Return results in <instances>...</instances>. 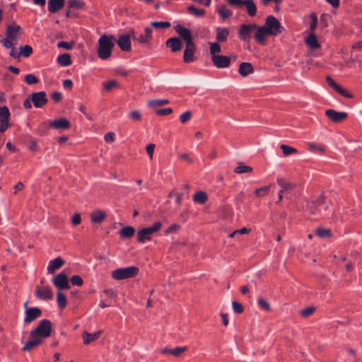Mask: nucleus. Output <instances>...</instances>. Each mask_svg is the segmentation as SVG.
<instances>
[{
    "label": "nucleus",
    "mask_w": 362,
    "mask_h": 362,
    "mask_svg": "<svg viewBox=\"0 0 362 362\" xmlns=\"http://www.w3.org/2000/svg\"><path fill=\"white\" fill-rule=\"evenodd\" d=\"M52 331V324L49 320H40L37 327L30 332V339L26 341L23 347V351H30L41 345L44 339L49 337Z\"/></svg>",
    "instance_id": "f257e3e1"
},
{
    "label": "nucleus",
    "mask_w": 362,
    "mask_h": 362,
    "mask_svg": "<svg viewBox=\"0 0 362 362\" xmlns=\"http://www.w3.org/2000/svg\"><path fill=\"white\" fill-rule=\"evenodd\" d=\"M35 295L37 298L44 300H49L53 298V293L48 286H37L35 291Z\"/></svg>",
    "instance_id": "dca6fc26"
},
{
    "label": "nucleus",
    "mask_w": 362,
    "mask_h": 362,
    "mask_svg": "<svg viewBox=\"0 0 362 362\" xmlns=\"http://www.w3.org/2000/svg\"><path fill=\"white\" fill-rule=\"evenodd\" d=\"M42 310L40 308L37 307L29 308L25 310V316L24 318V322L25 324L30 323L42 315Z\"/></svg>",
    "instance_id": "2eb2a0df"
},
{
    "label": "nucleus",
    "mask_w": 362,
    "mask_h": 362,
    "mask_svg": "<svg viewBox=\"0 0 362 362\" xmlns=\"http://www.w3.org/2000/svg\"><path fill=\"white\" fill-rule=\"evenodd\" d=\"M316 310V308L315 306H309L307 307L300 311V315L303 317H308L311 316L315 311Z\"/></svg>",
    "instance_id": "a18cd8bd"
},
{
    "label": "nucleus",
    "mask_w": 362,
    "mask_h": 362,
    "mask_svg": "<svg viewBox=\"0 0 362 362\" xmlns=\"http://www.w3.org/2000/svg\"><path fill=\"white\" fill-rule=\"evenodd\" d=\"M71 283L74 286H81L83 284V280L79 275H74L71 277Z\"/></svg>",
    "instance_id": "4d7b16f0"
},
{
    "label": "nucleus",
    "mask_w": 362,
    "mask_h": 362,
    "mask_svg": "<svg viewBox=\"0 0 362 362\" xmlns=\"http://www.w3.org/2000/svg\"><path fill=\"white\" fill-rule=\"evenodd\" d=\"M257 303H258L259 306L262 309H263L266 311L270 310V309H271L270 304L263 298H259Z\"/></svg>",
    "instance_id": "6e6d98bb"
},
{
    "label": "nucleus",
    "mask_w": 362,
    "mask_h": 362,
    "mask_svg": "<svg viewBox=\"0 0 362 362\" xmlns=\"http://www.w3.org/2000/svg\"><path fill=\"white\" fill-rule=\"evenodd\" d=\"M173 112V109L172 108H165V109H158V110H156V113L158 115H160V116H165V115H170Z\"/></svg>",
    "instance_id": "0e129e2a"
},
{
    "label": "nucleus",
    "mask_w": 362,
    "mask_h": 362,
    "mask_svg": "<svg viewBox=\"0 0 362 362\" xmlns=\"http://www.w3.org/2000/svg\"><path fill=\"white\" fill-rule=\"evenodd\" d=\"M67 4L69 8L83 9L85 7V3L80 0H69Z\"/></svg>",
    "instance_id": "ea45409f"
},
{
    "label": "nucleus",
    "mask_w": 362,
    "mask_h": 362,
    "mask_svg": "<svg viewBox=\"0 0 362 362\" xmlns=\"http://www.w3.org/2000/svg\"><path fill=\"white\" fill-rule=\"evenodd\" d=\"M186 350H187L186 346H184V347L177 346V347H175V349H170V351H169V354H172L176 357H179Z\"/></svg>",
    "instance_id": "8fccbe9b"
},
{
    "label": "nucleus",
    "mask_w": 362,
    "mask_h": 362,
    "mask_svg": "<svg viewBox=\"0 0 362 362\" xmlns=\"http://www.w3.org/2000/svg\"><path fill=\"white\" fill-rule=\"evenodd\" d=\"M255 28H257L256 23L240 25L238 33V37L244 42L250 41L251 33Z\"/></svg>",
    "instance_id": "9b49d317"
},
{
    "label": "nucleus",
    "mask_w": 362,
    "mask_h": 362,
    "mask_svg": "<svg viewBox=\"0 0 362 362\" xmlns=\"http://www.w3.org/2000/svg\"><path fill=\"white\" fill-rule=\"evenodd\" d=\"M187 11L196 16V17H201V16H204L206 13V11L204 9H202V8H196L194 6H189L187 7Z\"/></svg>",
    "instance_id": "58836bf2"
},
{
    "label": "nucleus",
    "mask_w": 362,
    "mask_h": 362,
    "mask_svg": "<svg viewBox=\"0 0 362 362\" xmlns=\"http://www.w3.org/2000/svg\"><path fill=\"white\" fill-rule=\"evenodd\" d=\"M255 69L250 62H242L239 65L238 73L243 77L254 72Z\"/></svg>",
    "instance_id": "bb28decb"
},
{
    "label": "nucleus",
    "mask_w": 362,
    "mask_h": 362,
    "mask_svg": "<svg viewBox=\"0 0 362 362\" xmlns=\"http://www.w3.org/2000/svg\"><path fill=\"white\" fill-rule=\"evenodd\" d=\"M132 35V37L134 40H136L137 42H139V43H142V44H146V43H148L149 42V39L147 38L144 34H141L139 35L138 37H136L135 36V33H134V31L132 30L130 31Z\"/></svg>",
    "instance_id": "09e8293b"
},
{
    "label": "nucleus",
    "mask_w": 362,
    "mask_h": 362,
    "mask_svg": "<svg viewBox=\"0 0 362 362\" xmlns=\"http://www.w3.org/2000/svg\"><path fill=\"white\" fill-rule=\"evenodd\" d=\"M271 185L264 186L259 188H257L255 190L254 193L257 197H262L268 194L269 192Z\"/></svg>",
    "instance_id": "c03bdc74"
},
{
    "label": "nucleus",
    "mask_w": 362,
    "mask_h": 362,
    "mask_svg": "<svg viewBox=\"0 0 362 362\" xmlns=\"http://www.w3.org/2000/svg\"><path fill=\"white\" fill-rule=\"evenodd\" d=\"M90 221L93 223H95V224H100L102 223L105 219L107 217V214L105 211H103V210H100V209H96V210H94L91 214H90Z\"/></svg>",
    "instance_id": "5701e85b"
},
{
    "label": "nucleus",
    "mask_w": 362,
    "mask_h": 362,
    "mask_svg": "<svg viewBox=\"0 0 362 362\" xmlns=\"http://www.w3.org/2000/svg\"><path fill=\"white\" fill-rule=\"evenodd\" d=\"M226 1L231 6L238 8L245 6L247 14L251 17L257 13V7L253 0H226Z\"/></svg>",
    "instance_id": "0eeeda50"
},
{
    "label": "nucleus",
    "mask_w": 362,
    "mask_h": 362,
    "mask_svg": "<svg viewBox=\"0 0 362 362\" xmlns=\"http://www.w3.org/2000/svg\"><path fill=\"white\" fill-rule=\"evenodd\" d=\"M131 33L129 34H123L119 36L118 40H116L117 45L124 52H129L132 49L131 47Z\"/></svg>",
    "instance_id": "f3484780"
},
{
    "label": "nucleus",
    "mask_w": 362,
    "mask_h": 362,
    "mask_svg": "<svg viewBox=\"0 0 362 362\" xmlns=\"http://www.w3.org/2000/svg\"><path fill=\"white\" fill-rule=\"evenodd\" d=\"M135 228L133 226H127L119 231V235L122 238H131L135 234Z\"/></svg>",
    "instance_id": "7c9ffc66"
},
{
    "label": "nucleus",
    "mask_w": 362,
    "mask_h": 362,
    "mask_svg": "<svg viewBox=\"0 0 362 362\" xmlns=\"http://www.w3.org/2000/svg\"><path fill=\"white\" fill-rule=\"evenodd\" d=\"M102 331H98L93 334H90L85 331L83 333V339L84 344L87 345L96 340L101 334Z\"/></svg>",
    "instance_id": "c756f323"
},
{
    "label": "nucleus",
    "mask_w": 362,
    "mask_h": 362,
    "mask_svg": "<svg viewBox=\"0 0 362 362\" xmlns=\"http://www.w3.org/2000/svg\"><path fill=\"white\" fill-rule=\"evenodd\" d=\"M175 30L180 35V39L182 38L185 42L186 45L194 42L192 33L188 28L181 25H177L175 27Z\"/></svg>",
    "instance_id": "a211bd4d"
},
{
    "label": "nucleus",
    "mask_w": 362,
    "mask_h": 362,
    "mask_svg": "<svg viewBox=\"0 0 362 362\" xmlns=\"http://www.w3.org/2000/svg\"><path fill=\"white\" fill-rule=\"evenodd\" d=\"M30 99L32 100V103L36 108H42L48 103L47 94L45 91L35 92L30 94Z\"/></svg>",
    "instance_id": "9d476101"
},
{
    "label": "nucleus",
    "mask_w": 362,
    "mask_h": 362,
    "mask_svg": "<svg viewBox=\"0 0 362 362\" xmlns=\"http://www.w3.org/2000/svg\"><path fill=\"white\" fill-rule=\"evenodd\" d=\"M49 127L54 129H69L71 127V123L67 119L60 117L50 122Z\"/></svg>",
    "instance_id": "412c9836"
},
{
    "label": "nucleus",
    "mask_w": 362,
    "mask_h": 362,
    "mask_svg": "<svg viewBox=\"0 0 362 362\" xmlns=\"http://www.w3.org/2000/svg\"><path fill=\"white\" fill-rule=\"evenodd\" d=\"M197 47L194 42L187 44L183 53V61L185 63H191L196 60L195 52Z\"/></svg>",
    "instance_id": "f8f14e48"
},
{
    "label": "nucleus",
    "mask_w": 362,
    "mask_h": 362,
    "mask_svg": "<svg viewBox=\"0 0 362 362\" xmlns=\"http://www.w3.org/2000/svg\"><path fill=\"white\" fill-rule=\"evenodd\" d=\"M57 62L63 66H67L71 64V55L68 53H64L57 57Z\"/></svg>",
    "instance_id": "f704fd0d"
},
{
    "label": "nucleus",
    "mask_w": 362,
    "mask_h": 362,
    "mask_svg": "<svg viewBox=\"0 0 362 362\" xmlns=\"http://www.w3.org/2000/svg\"><path fill=\"white\" fill-rule=\"evenodd\" d=\"M165 45L168 47L170 48L173 52H177L180 51L183 45L182 40L177 37L169 38L166 41Z\"/></svg>",
    "instance_id": "4be33fe9"
},
{
    "label": "nucleus",
    "mask_w": 362,
    "mask_h": 362,
    "mask_svg": "<svg viewBox=\"0 0 362 362\" xmlns=\"http://www.w3.org/2000/svg\"><path fill=\"white\" fill-rule=\"evenodd\" d=\"M130 117L135 121H140L141 119V115L139 111L132 110L129 113Z\"/></svg>",
    "instance_id": "774afa93"
},
{
    "label": "nucleus",
    "mask_w": 362,
    "mask_h": 362,
    "mask_svg": "<svg viewBox=\"0 0 362 362\" xmlns=\"http://www.w3.org/2000/svg\"><path fill=\"white\" fill-rule=\"evenodd\" d=\"M264 25L267 28L269 35L272 36L277 35L283 33L284 30V28L279 21L275 16L272 15L266 18Z\"/></svg>",
    "instance_id": "423d86ee"
},
{
    "label": "nucleus",
    "mask_w": 362,
    "mask_h": 362,
    "mask_svg": "<svg viewBox=\"0 0 362 362\" xmlns=\"http://www.w3.org/2000/svg\"><path fill=\"white\" fill-rule=\"evenodd\" d=\"M305 43L313 49H317L320 47V45L315 33H311L305 39Z\"/></svg>",
    "instance_id": "cd10ccee"
},
{
    "label": "nucleus",
    "mask_w": 362,
    "mask_h": 362,
    "mask_svg": "<svg viewBox=\"0 0 362 362\" xmlns=\"http://www.w3.org/2000/svg\"><path fill=\"white\" fill-rule=\"evenodd\" d=\"M336 92H337L341 95L347 98H354L353 94L350 93L348 90H346L345 88L341 87L339 85V86L335 90Z\"/></svg>",
    "instance_id": "864d4df0"
},
{
    "label": "nucleus",
    "mask_w": 362,
    "mask_h": 362,
    "mask_svg": "<svg viewBox=\"0 0 362 362\" xmlns=\"http://www.w3.org/2000/svg\"><path fill=\"white\" fill-rule=\"evenodd\" d=\"M151 26H153L155 28H168L170 27V22L165 21V22H161V21H153L151 23Z\"/></svg>",
    "instance_id": "3c124183"
},
{
    "label": "nucleus",
    "mask_w": 362,
    "mask_h": 362,
    "mask_svg": "<svg viewBox=\"0 0 362 362\" xmlns=\"http://www.w3.org/2000/svg\"><path fill=\"white\" fill-rule=\"evenodd\" d=\"M232 307L234 310V312L237 314H241L244 311L243 305L237 301H233L232 303Z\"/></svg>",
    "instance_id": "13d9d810"
},
{
    "label": "nucleus",
    "mask_w": 362,
    "mask_h": 362,
    "mask_svg": "<svg viewBox=\"0 0 362 362\" xmlns=\"http://www.w3.org/2000/svg\"><path fill=\"white\" fill-rule=\"evenodd\" d=\"M230 34L229 29L226 27H218L216 28V40L218 42H226Z\"/></svg>",
    "instance_id": "a878e982"
},
{
    "label": "nucleus",
    "mask_w": 362,
    "mask_h": 362,
    "mask_svg": "<svg viewBox=\"0 0 362 362\" xmlns=\"http://www.w3.org/2000/svg\"><path fill=\"white\" fill-rule=\"evenodd\" d=\"M65 4V0H49L48 11L52 13H55L61 10Z\"/></svg>",
    "instance_id": "393cba45"
},
{
    "label": "nucleus",
    "mask_w": 362,
    "mask_h": 362,
    "mask_svg": "<svg viewBox=\"0 0 362 362\" xmlns=\"http://www.w3.org/2000/svg\"><path fill=\"white\" fill-rule=\"evenodd\" d=\"M162 223L157 221L151 226L144 228L137 231V240L139 243H144L150 240L153 234L158 232L162 228Z\"/></svg>",
    "instance_id": "39448f33"
},
{
    "label": "nucleus",
    "mask_w": 362,
    "mask_h": 362,
    "mask_svg": "<svg viewBox=\"0 0 362 362\" xmlns=\"http://www.w3.org/2000/svg\"><path fill=\"white\" fill-rule=\"evenodd\" d=\"M119 87V83L115 80L109 81L103 83V88L107 91L112 90L114 88Z\"/></svg>",
    "instance_id": "de8ad7c7"
},
{
    "label": "nucleus",
    "mask_w": 362,
    "mask_h": 362,
    "mask_svg": "<svg viewBox=\"0 0 362 362\" xmlns=\"http://www.w3.org/2000/svg\"><path fill=\"white\" fill-rule=\"evenodd\" d=\"M315 233L320 238H330L332 236V230L329 228H317Z\"/></svg>",
    "instance_id": "72a5a7b5"
},
{
    "label": "nucleus",
    "mask_w": 362,
    "mask_h": 362,
    "mask_svg": "<svg viewBox=\"0 0 362 362\" xmlns=\"http://www.w3.org/2000/svg\"><path fill=\"white\" fill-rule=\"evenodd\" d=\"M217 13L223 21L230 18L233 15L232 11L229 10L225 4L221 5L220 7L217 8Z\"/></svg>",
    "instance_id": "2f4dec72"
},
{
    "label": "nucleus",
    "mask_w": 362,
    "mask_h": 362,
    "mask_svg": "<svg viewBox=\"0 0 362 362\" xmlns=\"http://www.w3.org/2000/svg\"><path fill=\"white\" fill-rule=\"evenodd\" d=\"M169 103V100L167 99H153L148 101V105L150 107H156L168 105Z\"/></svg>",
    "instance_id": "4c0bfd02"
},
{
    "label": "nucleus",
    "mask_w": 362,
    "mask_h": 362,
    "mask_svg": "<svg viewBox=\"0 0 362 362\" xmlns=\"http://www.w3.org/2000/svg\"><path fill=\"white\" fill-rule=\"evenodd\" d=\"M11 113L7 106L0 107V122L9 120Z\"/></svg>",
    "instance_id": "79ce46f5"
},
{
    "label": "nucleus",
    "mask_w": 362,
    "mask_h": 362,
    "mask_svg": "<svg viewBox=\"0 0 362 362\" xmlns=\"http://www.w3.org/2000/svg\"><path fill=\"white\" fill-rule=\"evenodd\" d=\"M180 228V226L178 224H172L170 225L167 230H165V234H170L173 233H176Z\"/></svg>",
    "instance_id": "e2e57ef3"
},
{
    "label": "nucleus",
    "mask_w": 362,
    "mask_h": 362,
    "mask_svg": "<svg viewBox=\"0 0 362 362\" xmlns=\"http://www.w3.org/2000/svg\"><path fill=\"white\" fill-rule=\"evenodd\" d=\"M114 40H116L114 35L103 34L100 36L97 49V54L100 59L105 60L111 57L115 47Z\"/></svg>",
    "instance_id": "f03ea898"
},
{
    "label": "nucleus",
    "mask_w": 362,
    "mask_h": 362,
    "mask_svg": "<svg viewBox=\"0 0 362 362\" xmlns=\"http://www.w3.org/2000/svg\"><path fill=\"white\" fill-rule=\"evenodd\" d=\"M221 52V48L218 42H211L210 43V54L211 56H217V53H220Z\"/></svg>",
    "instance_id": "49530a36"
},
{
    "label": "nucleus",
    "mask_w": 362,
    "mask_h": 362,
    "mask_svg": "<svg viewBox=\"0 0 362 362\" xmlns=\"http://www.w3.org/2000/svg\"><path fill=\"white\" fill-rule=\"evenodd\" d=\"M276 182L281 188L279 192L278 201L276 202V204H279L283 199V194L287 191L293 190L296 185L293 183L288 182L284 178H278Z\"/></svg>",
    "instance_id": "ddd939ff"
},
{
    "label": "nucleus",
    "mask_w": 362,
    "mask_h": 362,
    "mask_svg": "<svg viewBox=\"0 0 362 362\" xmlns=\"http://www.w3.org/2000/svg\"><path fill=\"white\" fill-rule=\"evenodd\" d=\"M25 81L28 85H33L37 83L39 79L34 74H29L25 76Z\"/></svg>",
    "instance_id": "603ef678"
},
{
    "label": "nucleus",
    "mask_w": 362,
    "mask_h": 362,
    "mask_svg": "<svg viewBox=\"0 0 362 362\" xmlns=\"http://www.w3.org/2000/svg\"><path fill=\"white\" fill-rule=\"evenodd\" d=\"M75 45L74 41H71L70 42L61 41L57 44V47L59 48H64L66 49H71Z\"/></svg>",
    "instance_id": "5fc2aeb1"
},
{
    "label": "nucleus",
    "mask_w": 362,
    "mask_h": 362,
    "mask_svg": "<svg viewBox=\"0 0 362 362\" xmlns=\"http://www.w3.org/2000/svg\"><path fill=\"white\" fill-rule=\"evenodd\" d=\"M139 267L136 266H131L128 267H120L113 270L111 273V276L115 280L121 281L134 278L139 274Z\"/></svg>",
    "instance_id": "20e7f679"
},
{
    "label": "nucleus",
    "mask_w": 362,
    "mask_h": 362,
    "mask_svg": "<svg viewBox=\"0 0 362 362\" xmlns=\"http://www.w3.org/2000/svg\"><path fill=\"white\" fill-rule=\"evenodd\" d=\"M325 115L333 122L339 123L348 117V114L345 112H337L332 109L325 111Z\"/></svg>",
    "instance_id": "4468645a"
},
{
    "label": "nucleus",
    "mask_w": 362,
    "mask_h": 362,
    "mask_svg": "<svg viewBox=\"0 0 362 362\" xmlns=\"http://www.w3.org/2000/svg\"><path fill=\"white\" fill-rule=\"evenodd\" d=\"M64 260L60 257H58L50 261L47 267L48 273L50 274H54L55 271L61 268L64 265Z\"/></svg>",
    "instance_id": "b1692460"
},
{
    "label": "nucleus",
    "mask_w": 362,
    "mask_h": 362,
    "mask_svg": "<svg viewBox=\"0 0 362 362\" xmlns=\"http://www.w3.org/2000/svg\"><path fill=\"white\" fill-rule=\"evenodd\" d=\"M52 283L59 290H68L71 288L68 276L63 272L53 277Z\"/></svg>",
    "instance_id": "1a4fd4ad"
},
{
    "label": "nucleus",
    "mask_w": 362,
    "mask_h": 362,
    "mask_svg": "<svg viewBox=\"0 0 362 362\" xmlns=\"http://www.w3.org/2000/svg\"><path fill=\"white\" fill-rule=\"evenodd\" d=\"M11 124L9 122V120L7 121H1L0 122V132L4 133L6 131L8 127H11Z\"/></svg>",
    "instance_id": "69168bd1"
},
{
    "label": "nucleus",
    "mask_w": 362,
    "mask_h": 362,
    "mask_svg": "<svg viewBox=\"0 0 362 362\" xmlns=\"http://www.w3.org/2000/svg\"><path fill=\"white\" fill-rule=\"evenodd\" d=\"M154 149H155V144H149L146 146V151L149 156L150 160H152V158H153Z\"/></svg>",
    "instance_id": "338daca9"
},
{
    "label": "nucleus",
    "mask_w": 362,
    "mask_h": 362,
    "mask_svg": "<svg viewBox=\"0 0 362 362\" xmlns=\"http://www.w3.org/2000/svg\"><path fill=\"white\" fill-rule=\"evenodd\" d=\"M71 222L74 226L81 223V216L79 213H74L71 218Z\"/></svg>",
    "instance_id": "bf43d9fd"
},
{
    "label": "nucleus",
    "mask_w": 362,
    "mask_h": 362,
    "mask_svg": "<svg viewBox=\"0 0 362 362\" xmlns=\"http://www.w3.org/2000/svg\"><path fill=\"white\" fill-rule=\"evenodd\" d=\"M57 302L58 304V306L61 309H64L66 307L67 305V300L65 294L62 293V291H58L57 293Z\"/></svg>",
    "instance_id": "e433bc0d"
},
{
    "label": "nucleus",
    "mask_w": 362,
    "mask_h": 362,
    "mask_svg": "<svg viewBox=\"0 0 362 362\" xmlns=\"http://www.w3.org/2000/svg\"><path fill=\"white\" fill-rule=\"evenodd\" d=\"M22 34V28L18 25H7L6 28V37L2 40H8L9 42H16L21 38Z\"/></svg>",
    "instance_id": "6e6552de"
},
{
    "label": "nucleus",
    "mask_w": 362,
    "mask_h": 362,
    "mask_svg": "<svg viewBox=\"0 0 362 362\" xmlns=\"http://www.w3.org/2000/svg\"><path fill=\"white\" fill-rule=\"evenodd\" d=\"M211 61L218 69L227 68L230 64V58L226 55L211 56Z\"/></svg>",
    "instance_id": "6ab92c4d"
},
{
    "label": "nucleus",
    "mask_w": 362,
    "mask_h": 362,
    "mask_svg": "<svg viewBox=\"0 0 362 362\" xmlns=\"http://www.w3.org/2000/svg\"><path fill=\"white\" fill-rule=\"evenodd\" d=\"M253 169L249 165H245L243 162L238 163V166L234 169L236 174L248 173L252 172Z\"/></svg>",
    "instance_id": "c9c22d12"
},
{
    "label": "nucleus",
    "mask_w": 362,
    "mask_h": 362,
    "mask_svg": "<svg viewBox=\"0 0 362 362\" xmlns=\"http://www.w3.org/2000/svg\"><path fill=\"white\" fill-rule=\"evenodd\" d=\"M325 197L324 194L313 197L307 202L303 210L313 218H317L320 216V211L318 207L325 203Z\"/></svg>",
    "instance_id": "7ed1b4c3"
},
{
    "label": "nucleus",
    "mask_w": 362,
    "mask_h": 362,
    "mask_svg": "<svg viewBox=\"0 0 362 362\" xmlns=\"http://www.w3.org/2000/svg\"><path fill=\"white\" fill-rule=\"evenodd\" d=\"M192 117V112L190 111H186L184 113H182L180 117V122L182 124H185Z\"/></svg>",
    "instance_id": "052dcab7"
},
{
    "label": "nucleus",
    "mask_w": 362,
    "mask_h": 362,
    "mask_svg": "<svg viewBox=\"0 0 362 362\" xmlns=\"http://www.w3.org/2000/svg\"><path fill=\"white\" fill-rule=\"evenodd\" d=\"M194 202L204 204L208 201V195L205 191L200 190L194 193L192 198Z\"/></svg>",
    "instance_id": "c85d7f7f"
},
{
    "label": "nucleus",
    "mask_w": 362,
    "mask_h": 362,
    "mask_svg": "<svg viewBox=\"0 0 362 362\" xmlns=\"http://www.w3.org/2000/svg\"><path fill=\"white\" fill-rule=\"evenodd\" d=\"M281 149L283 151V153L285 156H290L291 154H295L298 153V151L296 148L289 146L286 144H281L280 146Z\"/></svg>",
    "instance_id": "37998d69"
},
{
    "label": "nucleus",
    "mask_w": 362,
    "mask_h": 362,
    "mask_svg": "<svg viewBox=\"0 0 362 362\" xmlns=\"http://www.w3.org/2000/svg\"><path fill=\"white\" fill-rule=\"evenodd\" d=\"M33 52V48L30 45L21 46L19 47L18 55L24 57H28Z\"/></svg>",
    "instance_id": "a19ab883"
},
{
    "label": "nucleus",
    "mask_w": 362,
    "mask_h": 362,
    "mask_svg": "<svg viewBox=\"0 0 362 362\" xmlns=\"http://www.w3.org/2000/svg\"><path fill=\"white\" fill-rule=\"evenodd\" d=\"M255 30H256V33L254 35L255 40L260 45H265L266 36L269 35L267 28H266L264 25L258 26L257 25V28H255Z\"/></svg>",
    "instance_id": "aec40b11"
},
{
    "label": "nucleus",
    "mask_w": 362,
    "mask_h": 362,
    "mask_svg": "<svg viewBox=\"0 0 362 362\" xmlns=\"http://www.w3.org/2000/svg\"><path fill=\"white\" fill-rule=\"evenodd\" d=\"M1 43L3 45V46L6 48H10L11 52L9 53V55L14 58V59H18L20 57V55H18V53L16 52L15 48V43L13 42H9L8 40H1Z\"/></svg>",
    "instance_id": "473e14b6"
},
{
    "label": "nucleus",
    "mask_w": 362,
    "mask_h": 362,
    "mask_svg": "<svg viewBox=\"0 0 362 362\" xmlns=\"http://www.w3.org/2000/svg\"><path fill=\"white\" fill-rule=\"evenodd\" d=\"M310 18H311V23H310V28L312 31H313L317 27V17L315 13H313L310 14Z\"/></svg>",
    "instance_id": "680f3d73"
}]
</instances>
